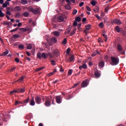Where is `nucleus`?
<instances>
[{
    "instance_id": "nucleus-7",
    "label": "nucleus",
    "mask_w": 126,
    "mask_h": 126,
    "mask_svg": "<svg viewBox=\"0 0 126 126\" xmlns=\"http://www.w3.org/2000/svg\"><path fill=\"white\" fill-rule=\"evenodd\" d=\"M113 23L114 24H118V25H121L122 24V21L119 19H115L113 20Z\"/></svg>"
},
{
    "instance_id": "nucleus-43",
    "label": "nucleus",
    "mask_w": 126,
    "mask_h": 126,
    "mask_svg": "<svg viewBox=\"0 0 126 126\" xmlns=\"http://www.w3.org/2000/svg\"><path fill=\"white\" fill-rule=\"evenodd\" d=\"M51 63L52 65L55 66L56 65V61L55 60H51Z\"/></svg>"
},
{
    "instance_id": "nucleus-11",
    "label": "nucleus",
    "mask_w": 126,
    "mask_h": 126,
    "mask_svg": "<svg viewBox=\"0 0 126 126\" xmlns=\"http://www.w3.org/2000/svg\"><path fill=\"white\" fill-rule=\"evenodd\" d=\"M82 87H86L88 85V82L87 81H83L82 83Z\"/></svg>"
},
{
    "instance_id": "nucleus-36",
    "label": "nucleus",
    "mask_w": 126,
    "mask_h": 126,
    "mask_svg": "<svg viewBox=\"0 0 126 126\" xmlns=\"http://www.w3.org/2000/svg\"><path fill=\"white\" fill-rule=\"evenodd\" d=\"M94 11L95 13H98L99 12V7H96L94 9Z\"/></svg>"
},
{
    "instance_id": "nucleus-60",
    "label": "nucleus",
    "mask_w": 126,
    "mask_h": 126,
    "mask_svg": "<svg viewBox=\"0 0 126 126\" xmlns=\"http://www.w3.org/2000/svg\"><path fill=\"white\" fill-rule=\"evenodd\" d=\"M73 26H77V22L76 21H74L73 24Z\"/></svg>"
},
{
    "instance_id": "nucleus-22",
    "label": "nucleus",
    "mask_w": 126,
    "mask_h": 126,
    "mask_svg": "<svg viewBox=\"0 0 126 126\" xmlns=\"http://www.w3.org/2000/svg\"><path fill=\"white\" fill-rule=\"evenodd\" d=\"M41 58L44 59H47V58H48L47 54H46L45 53H43L42 54Z\"/></svg>"
},
{
    "instance_id": "nucleus-13",
    "label": "nucleus",
    "mask_w": 126,
    "mask_h": 126,
    "mask_svg": "<svg viewBox=\"0 0 126 126\" xmlns=\"http://www.w3.org/2000/svg\"><path fill=\"white\" fill-rule=\"evenodd\" d=\"M115 30H116V31H117V32H118V33L122 32V31H123V29H122V28H120L119 26H116V27L115 28Z\"/></svg>"
},
{
    "instance_id": "nucleus-59",
    "label": "nucleus",
    "mask_w": 126,
    "mask_h": 126,
    "mask_svg": "<svg viewBox=\"0 0 126 126\" xmlns=\"http://www.w3.org/2000/svg\"><path fill=\"white\" fill-rule=\"evenodd\" d=\"M71 98H72V95H68V98H66V100H69V99H71Z\"/></svg>"
},
{
    "instance_id": "nucleus-35",
    "label": "nucleus",
    "mask_w": 126,
    "mask_h": 126,
    "mask_svg": "<svg viewBox=\"0 0 126 126\" xmlns=\"http://www.w3.org/2000/svg\"><path fill=\"white\" fill-rule=\"evenodd\" d=\"M32 117V114L30 113L29 114L27 115L26 118L27 119V120H30V118Z\"/></svg>"
},
{
    "instance_id": "nucleus-20",
    "label": "nucleus",
    "mask_w": 126,
    "mask_h": 126,
    "mask_svg": "<svg viewBox=\"0 0 126 126\" xmlns=\"http://www.w3.org/2000/svg\"><path fill=\"white\" fill-rule=\"evenodd\" d=\"M52 33L55 37H59V36H60V32L58 31L53 32Z\"/></svg>"
},
{
    "instance_id": "nucleus-49",
    "label": "nucleus",
    "mask_w": 126,
    "mask_h": 126,
    "mask_svg": "<svg viewBox=\"0 0 126 126\" xmlns=\"http://www.w3.org/2000/svg\"><path fill=\"white\" fill-rule=\"evenodd\" d=\"M72 13H73V15H75V14H76V13H77V10L74 9L72 12Z\"/></svg>"
},
{
    "instance_id": "nucleus-8",
    "label": "nucleus",
    "mask_w": 126,
    "mask_h": 126,
    "mask_svg": "<svg viewBox=\"0 0 126 126\" xmlns=\"http://www.w3.org/2000/svg\"><path fill=\"white\" fill-rule=\"evenodd\" d=\"M101 53H100V51L99 50H96L94 52L93 54L92 55V57H95L96 55H100Z\"/></svg>"
},
{
    "instance_id": "nucleus-48",
    "label": "nucleus",
    "mask_w": 126,
    "mask_h": 126,
    "mask_svg": "<svg viewBox=\"0 0 126 126\" xmlns=\"http://www.w3.org/2000/svg\"><path fill=\"white\" fill-rule=\"evenodd\" d=\"M18 29H19V28H17L14 30H11L10 32L12 33V32H15V31H17V30H18Z\"/></svg>"
},
{
    "instance_id": "nucleus-1",
    "label": "nucleus",
    "mask_w": 126,
    "mask_h": 126,
    "mask_svg": "<svg viewBox=\"0 0 126 126\" xmlns=\"http://www.w3.org/2000/svg\"><path fill=\"white\" fill-rule=\"evenodd\" d=\"M55 98H53V96L51 95L49 97H45V102L44 103L45 106L46 107H50L51 106V103L52 105H55Z\"/></svg>"
},
{
    "instance_id": "nucleus-33",
    "label": "nucleus",
    "mask_w": 126,
    "mask_h": 126,
    "mask_svg": "<svg viewBox=\"0 0 126 126\" xmlns=\"http://www.w3.org/2000/svg\"><path fill=\"white\" fill-rule=\"evenodd\" d=\"M49 56L50 59H53L54 58V55H53V54L52 53H49L47 54V57Z\"/></svg>"
},
{
    "instance_id": "nucleus-19",
    "label": "nucleus",
    "mask_w": 126,
    "mask_h": 126,
    "mask_svg": "<svg viewBox=\"0 0 126 126\" xmlns=\"http://www.w3.org/2000/svg\"><path fill=\"white\" fill-rule=\"evenodd\" d=\"M14 10L16 11H21V7L19 6H16L14 7Z\"/></svg>"
},
{
    "instance_id": "nucleus-14",
    "label": "nucleus",
    "mask_w": 126,
    "mask_h": 126,
    "mask_svg": "<svg viewBox=\"0 0 126 126\" xmlns=\"http://www.w3.org/2000/svg\"><path fill=\"white\" fill-rule=\"evenodd\" d=\"M57 20L59 22H63L64 20V19L63 16H59L58 17Z\"/></svg>"
},
{
    "instance_id": "nucleus-41",
    "label": "nucleus",
    "mask_w": 126,
    "mask_h": 126,
    "mask_svg": "<svg viewBox=\"0 0 126 126\" xmlns=\"http://www.w3.org/2000/svg\"><path fill=\"white\" fill-rule=\"evenodd\" d=\"M91 3L92 5H93V6H95L96 5V2L94 0H92V1L91 2Z\"/></svg>"
},
{
    "instance_id": "nucleus-12",
    "label": "nucleus",
    "mask_w": 126,
    "mask_h": 126,
    "mask_svg": "<svg viewBox=\"0 0 126 126\" xmlns=\"http://www.w3.org/2000/svg\"><path fill=\"white\" fill-rule=\"evenodd\" d=\"M30 105L31 106H34L35 105V100L34 99V97L32 98L31 101L30 102Z\"/></svg>"
},
{
    "instance_id": "nucleus-37",
    "label": "nucleus",
    "mask_w": 126,
    "mask_h": 126,
    "mask_svg": "<svg viewBox=\"0 0 126 126\" xmlns=\"http://www.w3.org/2000/svg\"><path fill=\"white\" fill-rule=\"evenodd\" d=\"M75 20L77 22H80V21H81V19L80 18V17H76L75 18Z\"/></svg>"
},
{
    "instance_id": "nucleus-26",
    "label": "nucleus",
    "mask_w": 126,
    "mask_h": 126,
    "mask_svg": "<svg viewBox=\"0 0 126 126\" xmlns=\"http://www.w3.org/2000/svg\"><path fill=\"white\" fill-rule=\"evenodd\" d=\"M20 35L18 34H15L13 35V38H14L15 39H18V38H20Z\"/></svg>"
},
{
    "instance_id": "nucleus-53",
    "label": "nucleus",
    "mask_w": 126,
    "mask_h": 126,
    "mask_svg": "<svg viewBox=\"0 0 126 126\" xmlns=\"http://www.w3.org/2000/svg\"><path fill=\"white\" fill-rule=\"evenodd\" d=\"M3 25H6L7 26H9V23L5 22V21L3 22Z\"/></svg>"
},
{
    "instance_id": "nucleus-30",
    "label": "nucleus",
    "mask_w": 126,
    "mask_h": 126,
    "mask_svg": "<svg viewBox=\"0 0 126 126\" xmlns=\"http://www.w3.org/2000/svg\"><path fill=\"white\" fill-rule=\"evenodd\" d=\"M8 53H9V52L6 49L5 52L2 53L1 56H6V55H8Z\"/></svg>"
},
{
    "instance_id": "nucleus-57",
    "label": "nucleus",
    "mask_w": 126,
    "mask_h": 126,
    "mask_svg": "<svg viewBox=\"0 0 126 126\" xmlns=\"http://www.w3.org/2000/svg\"><path fill=\"white\" fill-rule=\"evenodd\" d=\"M6 14H7L8 15H11V12H10V11H7L6 12Z\"/></svg>"
},
{
    "instance_id": "nucleus-4",
    "label": "nucleus",
    "mask_w": 126,
    "mask_h": 126,
    "mask_svg": "<svg viewBox=\"0 0 126 126\" xmlns=\"http://www.w3.org/2000/svg\"><path fill=\"white\" fill-rule=\"evenodd\" d=\"M55 99L57 104H61L63 101V97H62V95H58L55 96Z\"/></svg>"
},
{
    "instance_id": "nucleus-45",
    "label": "nucleus",
    "mask_w": 126,
    "mask_h": 126,
    "mask_svg": "<svg viewBox=\"0 0 126 126\" xmlns=\"http://www.w3.org/2000/svg\"><path fill=\"white\" fill-rule=\"evenodd\" d=\"M71 74H72V70L70 69L68 71V75L70 76V75H71Z\"/></svg>"
},
{
    "instance_id": "nucleus-55",
    "label": "nucleus",
    "mask_w": 126,
    "mask_h": 126,
    "mask_svg": "<svg viewBox=\"0 0 126 126\" xmlns=\"http://www.w3.org/2000/svg\"><path fill=\"white\" fill-rule=\"evenodd\" d=\"M2 7H3V8L7 7V5L6 4V3H3Z\"/></svg>"
},
{
    "instance_id": "nucleus-42",
    "label": "nucleus",
    "mask_w": 126,
    "mask_h": 126,
    "mask_svg": "<svg viewBox=\"0 0 126 126\" xmlns=\"http://www.w3.org/2000/svg\"><path fill=\"white\" fill-rule=\"evenodd\" d=\"M98 26L100 28H103V27H104V24H103V22H101L98 24Z\"/></svg>"
},
{
    "instance_id": "nucleus-23",
    "label": "nucleus",
    "mask_w": 126,
    "mask_h": 126,
    "mask_svg": "<svg viewBox=\"0 0 126 126\" xmlns=\"http://www.w3.org/2000/svg\"><path fill=\"white\" fill-rule=\"evenodd\" d=\"M27 9L28 10V11H30V12H33V10H34V8L31 6H29L27 7Z\"/></svg>"
},
{
    "instance_id": "nucleus-46",
    "label": "nucleus",
    "mask_w": 126,
    "mask_h": 126,
    "mask_svg": "<svg viewBox=\"0 0 126 126\" xmlns=\"http://www.w3.org/2000/svg\"><path fill=\"white\" fill-rule=\"evenodd\" d=\"M66 42H67L66 38H64L62 42V44L63 45H65V44H66Z\"/></svg>"
},
{
    "instance_id": "nucleus-56",
    "label": "nucleus",
    "mask_w": 126,
    "mask_h": 126,
    "mask_svg": "<svg viewBox=\"0 0 126 126\" xmlns=\"http://www.w3.org/2000/svg\"><path fill=\"white\" fill-rule=\"evenodd\" d=\"M84 4V2H82L80 3H79L80 7H81L82 6H83Z\"/></svg>"
},
{
    "instance_id": "nucleus-10",
    "label": "nucleus",
    "mask_w": 126,
    "mask_h": 126,
    "mask_svg": "<svg viewBox=\"0 0 126 126\" xmlns=\"http://www.w3.org/2000/svg\"><path fill=\"white\" fill-rule=\"evenodd\" d=\"M17 90L18 93H24V92H25V88L18 89Z\"/></svg>"
},
{
    "instance_id": "nucleus-51",
    "label": "nucleus",
    "mask_w": 126,
    "mask_h": 126,
    "mask_svg": "<svg viewBox=\"0 0 126 126\" xmlns=\"http://www.w3.org/2000/svg\"><path fill=\"white\" fill-rule=\"evenodd\" d=\"M42 69H44V67L38 68L36 69V71H40L42 70Z\"/></svg>"
},
{
    "instance_id": "nucleus-9",
    "label": "nucleus",
    "mask_w": 126,
    "mask_h": 126,
    "mask_svg": "<svg viewBox=\"0 0 126 126\" xmlns=\"http://www.w3.org/2000/svg\"><path fill=\"white\" fill-rule=\"evenodd\" d=\"M32 13H33L34 14H38V13H40V10L38 8L33 9Z\"/></svg>"
},
{
    "instance_id": "nucleus-16",
    "label": "nucleus",
    "mask_w": 126,
    "mask_h": 126,
    "mask_svg": "<svg viewBox=\"0 0 126 126\" xmlns=\"http://www.w3.org/2000/svg\"><path fill=\"white\" fill-rule=\"evenodd\" d=\"M79 68V69H82V68L86 69V68H87V65H86V64H84L82 65H80Z\"/></svg>"
},
{
    "instance_id": "nucleus-24",
    "label": "nucleus",
    "mask_w": 126,
    "mask_h": 126,
    "mask_svg": "<svg viewBox=\"0 0 126 126\" xmlns=\"http://www.w3.org/2000/svg\"><path fill=\"white\" fill-rule=\"evenodd\" d=\"M21 3L23 5L27 4V3H28V1L27 0H21Z\"/></svg>"
},
{
    "instance_id": "nucleus-27",
    "label": "nucleus",
    "mask_w": 126,
    "mask_h": 126,
    "mask_svg": "<svg viewBox=\"0 0 126 126\" xmlns=\"http://www.w3.org/2000/svg\"><path fill=\"white\" fill-rule=\"evenodd\" d=\"M37 57L38 59H39V60H41V59H42V53H41V52H38L37 54Z\"/></svg>"
},
{
    "instance_id": "nucleus-54",
    "label": "nucleus",
    "mask_w": 126,
    "mask_h": 126,
    "mask_svg": "<svg viewBox=\"0 0 126 126\" xmlns=\"http://www.w3.org/2000/svg\"><path fill=\"white\" fill-rule=\"evenodd\" d=\"M25 60H27V61H29V62H31V59L29 57H27V56L26 57Z\"/></svg>"
},
{
    "instance_id": "nucleus-44",
    "label": "nucleus",
    "mask_w": 126,
    "mask_h": 126,
    "mask_svg": "<svg viewBox=\"0 0 126 126\" xmlns=\"http://www.w3.org/2000/svg\"><path fill=\"white\" fill-rule=\"evenodd\" d=\"M19 49H20L21 50H23V49H24V45H19L18 46Z\"/></svg>"
},
{
    "instance_id": "nucleus-34",
    "label": "nucleus",
    "mask_w": 126,
    "mask_h": 126,
    "mask_svg": "<svg viewBox=\"0 0 126 126\" xmlns=\"http://www.w3.org/2000/svg\"><path fill=\"white\" fill-rule=\"evenodd\" d=\"M91 26H92L91 25H87L86 26V29L88 31L90 30V29L91 28Z\"/></svg>"
},
{
    "instance_id": "nucleus-3",
    "label": "nucleus",
    "mask_w": 126,
    "mask_h": 126,
    "mask_svg": "<svg viewBox=\"0 0 126 126\" xmlns=\"http://www.w3.org/2000/svg\"><path fill=\"white\" fill-rule=\"evenodd\" d=\"M48 42L49 46H53V44H55L58 42V39L55 37H53Z\"/></svg>"
},
{
    "instance_id": "nucleus-63",
    "label": "nucleus",
    "mask_w": 126,
    "mask_h": 126,
    "mask_svg": "<svg viewBox=\"0 0 126 126\" xmlns=\"http://www.w3.org/2000/svg\"><path fill=\"white\" fill-rule=\"evenodd\" d=\"M15 62H16V63H19V59L15 58Z\"/></svg>"
},
{
    "instance_id": "nucleus-47",
    "label": "nucleus",
    "mask_w": 126,
    "mask_h": 126,
    "mask_svg": "<svg viewBox=\"0 0 126 126\" xmlns=\"http://www.w3.org/2000/svg\"><path fill=\"white\" fill-rule=\"evenodd\" d=\"M69 53H70V48H68L66 50V54H67V55H69Z\"/></svg>"
},
{
    "instance_id": "nucleus-31",
    "label": "nucleus",
    "mask_w": 126,
    "mask_h": 126,
    "mask_svg": "<svg viewBox=\"0 0 126 126\" xmlns=\"http://www.w3.org/2000/svg\"><path fill=\"white\" fill-rule=\"evenodd\" d=\"M23 16L25 17H28L29 16V13L28 12H25L23 13Z\"/></svg>"
},
{
    "instance_id": "nucleus-25",
    "label": "nucleus",
    "mask_w": 126,
    "mask_h": 126,
    "mask_svg": "<svg viewBox=\"0 0 126 126\" xmlns=\"http://www.w3.org/2000/svg\"><path fill=\"white\" fill-rule=\"evenodd\" d=\"M53 54L54 56H57L59 54V50L55 49L53 51Z\"/></svg>"
},
{
    "instance_id": "nucleus-52",
    "label": "nucleus",
    "mask_w": 126,
    "mask_h": 126,
    "mask_svg": "<svg viewBox=\"0 0 126 126\" xmlns=\"http://www.w3.org/2000/svg\"><path fill=\"white\" fill-rule=\"evenodd\" d=\"M15 17L16 18H19L20 17V14H19V13H17L15 15Z\"/></svg>"
},
{
    "instance_id": "nucleus-58",
    "label": "nucleus",
    "mask_w": 126,
    "mask_h": 126,
    "mask_svg": "<svg viewBox=\"0 0 126 126\" xmlns=\"http://www.w3.org/2000/svg\"><path fill=\"white\" fill-rule=\"evenodd\" d=\"M86 8H87V10H88V11H91V8H90L89 6H87Z\"/></svg>"
},
{
    "instance_id": "nucleus-40",
    "label": "nucleus",
    "mask_w": 126,
    "mask_h": 126,
    "mask_svg": "<svg viewBox=\"0 0 126 126\" xmlns=\"http://www.w3.org/2000/svg\"><path fill=\"white\" fill-rule=\"evenodd\" d=\"M4 16V14L2 12V11L0 9V17H3Z\"/></svg>"
},
{
    "instance_id": "nucleus-32",
    "label": "nucleus",
    "mask_w": 126,
    "mask_h": 126,
    "mask_svg": "<svg viewBox=\"0 0 126 126\" xmlns=\"http://www.w3.org/2000/svg\"><path fill=\"white\" fill-rule=\"evenodd\" d=\"M23 79H24V76H23L21 77V78L18 79L16 81V82H18L20 81V82H21L22 81H23Z\"/></svg>"
},
{
    "instance_id": "nucleus-29",
    "label": "nucleus",
    "mask_w": 126,
    "mask_h": 126,
    "mask_svg": "<svg viewBox=\"0 0 126 126\" xmlns=\"http://www.w3.org/2000/svg\"><path fill=\"white\" fill-rule=\"evenodd\" d=\"M32 48H33V46H32V44H28L27 46V48L28 50H31V49H32Z\"/></svg>"
},
{
    "instance_id": "nucleus-64",
    "label": "nucleus",
    "mask_w": 126,
    "mask_h": 126,
    "mask_svg": "<svg viewBox=\"0 0 126 126\" xmlns=\"http://www.w3.org/2000/svg\"><path fill=\"white\" fill-rule=\"evenodd\" d=\"M86 20H87L86 18H83L82 19V22H86Z\"/></svg>"
},
{
    "instance_id": "nucleus-15",
    "label": "nucleus",
    "mask_w": 126,
    "mask_h": 126,
    "mask_svg": "<svg viewBox=\"0 0 126 126\" xmlns=\"http://www.w3.org/2000/svg\"><path fill=\"white\" fill-rule=\"evenodd\" d=\"M74 55H72L69 58L70 63H73V62H74Z\"/></svg>"
},
{
    "instance_id": "nucleus-17",
    "label": "nucleus",
    "mask_w": 126,
    "mask_h": 126,
    "mask_svg": "<svg viewBox=\"0 0 126 126\" xmlns=\"http://www.w3.org/2000/svg\"><path fill=\"white\" fill-rule=\"evenodd\" d=\"M105 65V63L103 61H101L99 63V66L100 68H103Z\"/></svg>"
},
{
    "instance_id": "nucleus-6",
    "label": "nucleus",
    "mask_w": 126,
    "mask_h": 126,
    "mask_svg": "<svg viewBox=\"0 0 126 126\" xmlns=\"http://www.w3.org/2000/svg\"><path fill=\"white\" fill-rule=\"evenodd\" d=\"M117 49L118 51H119V52H120V53H121L122 55H125V51H123V48L122 47L121 45L118 44L117 45Z\"/></svg>"
},
{
    "instance_id": "nucleus-39",
    "label": "nucleus",
    "mask_w": 126,
    "mask_h": 126,
    "mask_svg": "<svg viewBox=\"0 0 126 126\" xmlns=\"http://www.w3.org/2000/svg\"><path fill=\"white\" fill-rule=\"evenodd\" d=\"M76 31V29H74L72 32L70 33V36H73V35H74V34H75Z\"/></svg>"
},
{
    "instance_id": "nucleus-62",
    "label": "nucleus",
    "mask_w": 126,
    "mask_h": 126,
    "mask_svg": "<svg viewBox=\"0 0 126 126\" xmlns=\"http://www.w3.org/2000/svg\"><path fill=\"white\" fill-rule=\"evenodd\" d=\"M53 74H54V72H51L48 74V76H52V75H53Z\"/></svg>"
},
{
    "instance_id": "nucleus-5",
    "label": "nucleus",
    "mask_w": 126,
    "mask_h": 126,
    "mask_svg": "<svg viewBox=\"0 0 126 126\" xmlns=\"http://www.w3.org/2000/svg\"><path fill=\"white\" fill-rule=\"evenodd\" d=\"M35 101L36 104H41L42 102V99H41V97L40 96H36L35 97Z\"/></svg>"
},
{
    "instance_id": "nucleus-28",
    "label": "nucleus",
    "mask_w": 126,
    "mask_h": 126,
    "mask_svg": "<svg viewBox=\"0 0 126 126\" xmlns=\"http://www.w3.org/2000/svg\"><path fill=\"white\" fill-rule=\"evenodd\" d=\"M30 101V99H29V97H28L26 99H25L23 101V103L24 104H27V103H29Z\"/></svg>"
},
{
    "instance_id": "nucleus-61",
    "label": "nucleus",
    "mask_w": 126,
    "mask_h": 126,
    "mask_svg": "<svg viewBox=\"0 0 126 126\" xmlns=\"http://www.w3.org/2000/svg\"><path fill=\"white\" fill-rule=\"evenodd\" d=\"M43 45H44V46L45 47V48H48V44L45 43H42Z\"/></svg>"
},
{
    "instance_id": "nucleus-18",
    "label": "nucleus",
    "mask_w": 126,
    "mask_h": 126,
    "mask_svg": "<svg viewBox=\"0 0 126 126\" xmlns=\"http://www.w3.org/2000/svg\"><path fill=\"white\" fill-rule=\"evenodd\" d=\"M94 75L96 78H99L100 77V72H99V71H96L94 72Z\"/></svg>"
},
{
    "instance_id": "nucleus-21",
    "label": "nucleus",
    "mask_w": 126,
    "mask_h": 126,
    "mask_svg": "<svg viewBox=\"0 0 126 126\" xmlns=\"http://www.w3.org/2000/svg\"><path fill=\"white\" fill-rule=\"evenodd\" d=\"M19 30H20L21 32H27V31H28V29L24 28H19Z\"/></svg>"
},
{
    "instance_id": "nucleus-50",
    "label": "nucleus",
    "mask_w": 126,
    "mask_h": 126,
    "mask_svg": "<svg viewBox=\"0 0 126 126\" xmlns=\"http://www.w3.org/2000/svg\"><path fill=\"white\" fill-rule=\"evenodd\" d=\"M95 16L96 17V18H97L98 20H100L101 19V17H100L99 15L96 14L95 15Z\"/></svg>"
},
{
    "instance_id": "nucleus-2",
    "label": "nucleus",
    "mask_w": 126,
    "mask_h": 126,
    "mask_svg": "<svg viewBox=\"0 0 126 126\" xmlns=\"http://www.w3.org/2000/svg\"><path fill=\"white\" fill-rule=\"evenodd\" d=\"M111 65H117V64H119V63L120 62L119 58H116L114 57H111Z\"/></svg>"
},
{
    "instance_id": "nucleus-38",
    "label": "nucleus",
    "mask_w": 126,
    "mask_h": 126,
    "mask_svg": "<svg viewBox=\"0 0 126 126\" xmlns=\"http://www.w3.org/2000/svg\"><path fill=\"white\" fill-rule=\"evenodd\" d=\"M15 93H18L17 90L12 91L10 92V95H12V94H14Z\"/></svg>"
}]
</instances>
